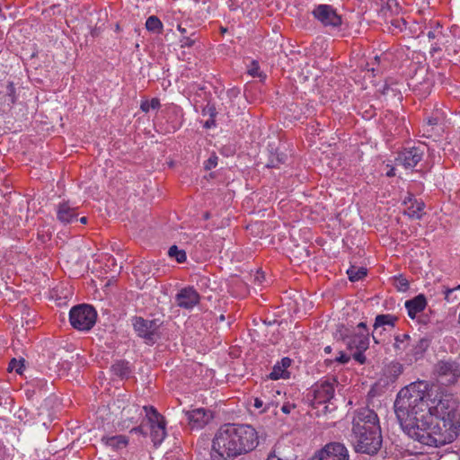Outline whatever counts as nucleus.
Listing matches in <instances>:
<instances>
[{
	"instance_id": "nucleus-1",
	"label": "nucleus",
	"mask_w": 460,
	"mask_h": 460,
	"mask_svg": "<svg viewBox=\"0 0 460 460\" xmlns=\"http://www.w3.org/2000/svg\"><path fill=\"white\" fill-rule=\"evenodd\" d=\"M414 429L415 435L410 433L407 436L422 445L439 447L452 443L460 432L458 402L453 394L441 393L426 425L417 426Z\"/></svg>"
},
{
	"instance_id": "nucleus-2",
	"label": "nucleus",
	"mask_w": 460,
	"mask_h": 460,
	"mask_svg": "<svg viewBox=\"0 0 460 460\" xmlns=\"http://www.w3.org/2000/svg\"><path fill=\"white\" fill-rule=\"evenodd\" d=\"M432 388L426 381H417L402 388L394 402V411L403 431L416 434L417 426L424 427L432 415L433 405L439 396L431 398Z\"/></svg>"
},
{
	"instance_id": "nucleus-3",
	"label": "nucleus",
	"mask_w": 460,
	"mask_h": 460,
	"mask_svg": "<svg viewBox=\"0 0 460 460\" xmlns=\"http://www.w3.org/2000/svg\"><path fill=\"white\" fill-rule=\"evenodd\" d=\"M258 446V434L248 424L222 425L212 441V460H234L238 456L253 450Z\"/></svg>"
},
{
	"instance_id": "nucleus-4",
	"label": "nucleus",
	"mask_w": 460,
	"mask_h": 460,
	"mask_svg": "<svg viewBox=\"0 0 460 460\" xmlns=\"http://www.w3.org/2000/svg\"><path fill=\"white\" fill-rule=\"evenodd\" d=\"M350 441L355 452L374 456L382 447V432L376 429H368L366 432H351Z\"/></svg>"
},
{
	"instance_id": "nucleus-5",
	"label": "nucleus",
	"mask_w": 460,
	"mask_h": 460,
	"mask_svg": "<svg viewBox=\"0 0 460 460\" xmlns=\"http://www.w3.org/2000/svg\"><path fill=\"white\" fill-rule=\"evenodd\" d=\"M95 309L89 305H78L71 308L69 322L71 325L79 331H89L96 322Z\"/></svg>"
},
{
	"instance_id": "nucleus-6",
	"label": "nucleus",
	"mask_w": 460,
	"mask_h": 460,
	"mask_svg": "<svg viewBox=\"0 0 460 460\" xmlns=\"http://www.w3.org/2000/svg\"><path fill=\"white\" fill-rule=\"evenodd\" d=\"M163 322L160 319L148 320L141 316L132 318V325L137 336L148 345L155 344L160 338L159 329Z\"/></svg>"
},
{
	"instance_id": "nucleus-7",
	"label": "nucleus",
	"mask_w": 460,
	"mask_h": 460,
	"mask_svg": "<svg viewBox=\"0 0 460 460\" xmlns=\"http://www.w3.org/2000/svg\"><path fill=\"white\" fill-rule=\"evenodd\" d=\"M381 430L379 418L374 410L367 407L357 409L353 412L351 432Z\"/></svg>"
},
{
	"instance_id": "nucleus-8",
	"label": "nucleus",
	"mask_w": 460,
	"mask_h": 460,
	"mask_svg": "<svg viewBox=\"0 0 460 460\" xmlns=\"http://www.w3.org/2000/svg\"><path fill=\"white\" fill-rule=\"evenodd\" d=\"M435 372L441 382L454 385L460 378V364L456 360H439L435 365Z\"/></svg>"
},
{
	"instance_id": "nucleus-9",
	"label": "nucleus",
	"mask_w": 460,
	"mask_h": 460,
	"mask_svg": "<svg viewBox=\"0 0 460 460\" xmlns=\"http://www.w3.org/2000/svg\"><path fill=\"white\" fill-rule=\"evenodd\" d=\"M335 383H337L336 379H333L332 382L325 380L320 384H315L312 387L313 399L311 403L314 408L330 402L334 396Z\"/></svg>"
},
{
	"instance_id": "nucleus-10",
	"label": "nucleus",
	"mask_w": 460,
	"mask_h": 460,
	"mask_svg": "<svg viewBox=\"0 0 460 460\" xmlns=\"http://www.w3.org/2000/svg\"><path fill=\"white\" fill-rule=\"evenodd\" d=\"M312 460H349L347 447L340 442H331L318 451Z\"/></svg>"
},
{
	"instance_id": "nucleus-11",
	"label": "nucleus",
	"mask_w": 460,
	"mask_h": 460,
	"mask_svg": "<svg viewBox=\"0 0 460 460\" xmlns=\"http://www.w3.org/2000/svg\"><path fill=\"white\" fill-rule=\"evenodd\" d=\"M312 13L323 26L337 28L342 23L341 16L337 13L336 9L329 4L316 5Z\"/></svg>"
},
{
	"instance_id": "nucleus-12",
	"label": "nucleus",
	"mask_w": 460,
	"mask_h": 460,
	"mask_svg": "<svg viewBox=\"0 0 460 460\" xmlns=\"http://www.w3.org/2000/svg\"><path fill=\"white\" fill-rule=\"evenodd\" d=\"M200 296L193 287L181 288L175 296L176 305L184 309H192L199 303Z\"/></svg>"
},
{
	"instance_id": "nucleus-13",
	"label": "nucleus",
	"mask_w": 460,
	"mask_h": 460,
	"mask_svg": "<svg viewBox=\"0 0 460 460\" xmlns=\"http://www.w3.org/2000/svg\"><path fill=\"white\" fill-rule=\"evenodd\" d=\"M349 350H367L369 347V332H356L341 334Z\"/></svg>"
},
{
	"instance_id": "nucleus-14",
	"label": "nucleus",
	"mask_w": 460,
	"mask_h": 460,
	"mask_svg": "<svg viewBox=\"0 0 460 460\" xmlns=\"http://www.w3.org/2000/svg\"><path fill=\"white\" fill-rule=\"evenodd\" d=\"M423 151L419 147L413 146L405 148L399 154L398 160L407 168H414L422 159Z\"/></svg>"
},
{
	"instance_id": "nucleus-15",
	"label": "nucleus",
	"mask_w": 460,
	"mask_h": 460,
	"mask_svg": "<svg viewBox=\"0 0 460 460\" xmlns=\"http://www.w3.org/2000/svg\"><path fill=\"white\" fill-rule=\"evenodd\" d=\"M186 415L191 429H200L212 419L211 412L203 408L186 411Z\"/></svg>"
},
{
	"instance_id": "nucleus-16",
	"label": "nucleus",
	"mask_w": 460,
	"mask_h": 460,
	"mask_svg": "<svg viewBox=\"0 0 460 460\" xmlns=\"http://www.w3.org/2000/svg\"><path fill=\"white\" fill-rule=\"evenodd\" d=\"M76 208L71 207L68 201L60 202L57 207V219L67 225L77 219Z\"/></svg>"
},
{
	"instance_id": "nucleus-17",
	"label": "nucleus",
	"mask_w": 460,
	"mask_h": 460,
	"mask_svg": "<svg viewBox=\"0 0 460 460\" xmlns=\"http://www.w3.org/2000/svg\"><path fill=\"white\" fill-rule=\"evenodd\" d=\"M404 204L407 206L404 211L405 215L415 219H420L422 217V210L425 207L423 201L417 200L413 199L412 196H409L408 199L404 200Z\"/></svg>"
},
{
	"instance_id": "nucleus-18",
	"label": "nucleus",
	"mask_w": 460,
	"mask_h": 460,
	"mask_svg": "<svg viewBox=\"0 0 460 460\" xmlns=\"http://www.w3.org/2000/svg\"><path fill=\"white\" fill-rule=\"evenodd\" d=\"M427 305V300L424 295L420 294L412 299L405 302V307L409 317L414 319L418 313L422 312Z\"/></svg>"
},
{
	"instance_id": "nucleus-19",
	"label": "nucleus",
	"mask_w": 460,
	"mask_h": 460,
	"mask_svg": "<svg viewBox=\"0 0 460 460\" xmlns=\"http://www.w3.org/2000/svg\"><path fill=\"white\" fill-rule=\"evenodd\" d=\"M291 365V359L289 358H283L279 362L273 367L272 371L269 375L271 380H278L279 378H288L289 373L288 367Z\"/></svg>"
},
{
	"instance_id": "nucleus-20",
	"label": "nucleus",
	"mask_w": 460,
	"mask_h": 460,
	"mask_svg": "<svg viewBox=\"0 0 460 460\" xmlns=\"http://www.w3.org/2000/svg\"><path fill=\"white\" fill-rule=\"evenodd\" d=\"M398 320V317L393 314H377L375 319L374 323V332H376L380 327L385 326H391L394 327L395 324V322ZM372 338L375 341V343H379L377 336L375 334V332L372 333Z\"/></svg>"
},
{
	"instance_id": "nucleus-21",
	"label": "nucleus",
	"mask_w": 460,
	"mask_h": 460,
	"mask_svg": "<svg viewBox=\"0 0 460 460\" xmlns=\"http://www.w3.org/2000/svg\"><path fill=\"white\" fill-rule=\"evenodd\" d=\"M150 429L154 444L160 445L166 436L165 420L163 419L150 423Z\"/></svg>"
},
{
	"instance_id": "nucleus-22",
	"label": "nucleus",
	"mask_w": 460,
	"mask_h": 460,
	"mask_svg": "<svg viewBox=\"0 0 460 460\" xmlns=\"http://www.w3.org/2000/svg\"><path fill=\"white\" fill-rule=\"evenodd\" d=\"M102 441L113 449H121L126 447L128 441L123 435H116L112 437H102Z\"/></svg>"
},
{
	"instance_id": "nucleus-23",
	"label": "nucleus",
	"mask_w": 460,
	"mask_h": 460,
	"mask_svg": "<svg viewBox=\"0 0 460 460\" xmlns=\"http://www.w3.org/2000/svg\"><path fill=\"white\" fill-rule=\"evenodd\" d=\"M111 371L115 376H119L121 378L128 377L130 374L128 363L123 360L115 362L111 366Z\"/></svg>"
},
{
	"instance_id": "nucleus-24",
	"label": "nucleus",
	"mask_w": 460,
	"mask_h": 460,
	"mask_svg": "<svg viewBox=\"0 0 460 460\" xmlns=\"http://www.w3.org/2000/svg\"><path fill=\"white\" fill-rule=\"evenodd\" d=\"M0 93L3 94V98L4 99V102H7L9 107H12L15 103V88L12 82H8L4 86V90L0 91Z\"/></svg>"
},
{
	"instance_id": "nucleus-25",
	"label": "nucleus",
	"mask_w": 460,
	"mask_h": 460,
	"mask_svg": "<svg viewBox=\"0 0 460 460\" xmlns=\"http://www.w3.org/2000/svg\"><path fill=\"white\" fill-rule=\"evenodd\" d=\"M146 28L148 31L158 34L162 32L163 23L157 16L151 15L146 22Z\"/></svg>"
},
{
	"instance_id": "nucleus-26",
	"label": "nucleus",
	"mask_w": 460,
	"mask_h": 460,
	"mask_svg": "<svg viewBox=\"0 0 460 460\" xmlns=\"http://www.w3.org/2000/svg\"><path fill=\"white\" fill-rule=\"evenodd\" d=\"M367 269L364 267H355L351 266L348 270L347 274L349 276V279L352 282L358 281L362 279L365 276H367Z\"/></svg>"
},
{
	"instance_id": "nucleus-27",
	"label": "nucleus",
	"mask_w": 460,
	"mask_h": 460,
	"mask_svg": "<svg viewBox=\"0 0 460 460\" xmlns=\"http://www.w3.org/2000/svg\"><path fill=\"white\" fill-rule=\"evenodd\" d=\"M429 343L430 341L427 338H421L417 341V343L412 348V354L415 356V358L422 356V354L429 347Z\"/></svg>"
},
{
	"instance_id": "nucleus-28",
	"label": "nucleus",
	"mask_w": 460,
	"mask_h": 460,
	"mask_svg": "<svg viewBox=\"0 0 460 460\" xmlns=\"http://www.w3.org/2000/svg\"><path fill=\"white\" fill-rule=\"evenodd\" d=\"M168 255L171 258L175 259V261L179 263H182L186 261V252L184 250H180L176 245H172L168 250Z\"/></svg>"
},
{
	"instance_id": "nucleus-29",
	"label": "nucleus",
	"mask_w": 460,
	"mask_h": 460,
	"mask_svg": "<svg viewBox=\"0 0 460 460\" xmlns=\"http://www.w3.org/2000/svg\"><path fill=\"white\" fill-rule=\"evenodd\" d=\"M427 36L429 40H445L447 38V34L444 33L442 30V26L439 22L436 23V26L428 31Z\"/></svg>"
},
{
	"instance_id": "nucleus-30",
	"label": "nucleus",
	"mask_w": 460,
	"mask_h": 460,
	"mask_svg": "<svg viewBox=\"0 0 460 460\" xmlns=\"http://www.w3.org/2000/svg\"><path fill=\"white\" fill-rule=\"evenodd\" d=\"M143 410L146 412L149 423L164 419V417L153 406H144Z\"/></svg>"
},
{
	"instance_id": "nucleus-31",
	"label": "nucleus",
	"mask_w": 460,
	"mask_h": 460,
	"mask_svg": "<svg viewBox=\"0 0 460 460\" xmlns=\"http://www.w3.org/2000/svg\"><path fill=\"white\" fill-rule=\"evenodd\" d=\"M460 292V285L449 288H444L443 294L445 295V299L447 302H455L459 299L456 293Z\"/></svg>"
},
{
	"instance_id": "nucleus-32",
	"label": "nucleus",
	"mask_w": 460,
	"mask_h": 460,
	"mask_svg": "<svg viewBox=\"0 0 460 460\" xmlns=\"http://www.w3.org/2000/svg\"><path fill=\"white\" fill-rule=\"evenodd\" d=\"M161 106L158 98H153L151 101H144L140 105V109L144 112H148L150 110H157Z\"/></svg>"
},
{
	"instance_id": "nucleus-33",
	"label": "nucleus",
	"mask_w": 460,
	"mask_h": 460,
	"mask_svg": "<svg viewBox=\"0 0 460 460\" xmlns=\"http://www.w3.org/2000/svg\"><path fill=\"white\" fill-rule=\"evenodd\" d=\"M24 362L25 360L23 358H12L8 365V371H15L17 374L22 375L24 367Z\"/></svg>"
},
{
	"instance_id": "nucleus-34",
	"label": "nucleus",
	"mask_w": 460,
	"mask_h": 460,
	"mask_svg": "<svg viewBox=\"0 0 460 460\" xmlns=\"http://www.w3.org/2000/svg\"><path fill=\"white\" fill-rule=\"evenodd\" d=\"M410 340L407 333L399 334L394 337V348L398 350H404L406 349L405 342Z\"/></svg>"
},
{
	"instance_id": "nucleus-35",
	"label": "nucleus",
	"mask_w": 460,
	"mask_h": 460,
	"mask_svg": "<svg viewBox=\"0 0 460 460\" xmlns=\"http://www.w3.org/2000/svg\"><path fill=\"white\" fill-rule=\"evenodd\" d=\"M448 43V36L447 35V38L445 40H436L433 44H431V48L429 50V53L431 56H435L437 53L442 51V47H446V45Z\"/></svg>"
},
{
	"instance_id": "nucleus-36",
	"label": "nucleus",
	"mask_w": 460,
	"mask_h": 460,
	"mask_svg": "<svg viewBox=\"0 0 460 460\" xmlns=\"http://www.w3.org/2000/svg\"><path fill=\"white\" fill-rule=\"evenodd\" d=\"M197 40L196 32L190 33V36H182L181 39V48H190L194 45L195 41Z\"/></svg>"
},
{
	"instance_id": "nucleus-37",
	"label": "nucleus",
	"mask_w": 460,
	"mask_h": 460,
	"mask_svg": "<svg viewBox=\"0 0 460 460\" xmlns=\"http://www.w3.org/2000/svg\"><path fill=\"white\" fill-rule=\"evenodd\" d=\"M391 25L394 29H391L392 33L402 31L406 27V22L403 19H394L391 22Z\"/></svg>"
},
{
	"instance_id": "nucleus-38",
	"label": "nucleus",
	"mask_w": 460,
	"mask_h": 460,
	"mask_svg": "<svg viewBox=\"0 0 460 460\" xmlns=\"http://www.w3.org/2000/svg\"><path fill=\"white\" fill-rule=\"evenodd\" d=\"M395 282H396L395 287L399 291L404 292L409 289L410 284H409V281L405 278L400 276L395 279Z\"/></svg>"
},
{
	"instance_id": "nucleus-39",
	"label": "nucleus",
	"mask_w": 460,
	"mask_h": 460,
	"mask_svg": "<svg viewBox=\"0 0 460 460\" xmlns=\"http://www.w3.org/2000/svg\"><path fill=\"white\" fill-rule=\"evenodd\" d=\"M203 116H208L209 118H216L217 112L214 104L209 102L201 111Z\"/></svg>"
},
{
	"instance_id": "nucleus-40",
	"label": "nucleus",
	"mask_w": 460,
	"mask_h": 460,
	"mask_svg": "<svg viewBox=\"0 0 460 460\" xmlns=\"http://www.w3.org/2000/svg\"><path fill=\"white\" fill-rule=\"evenodd\" d=\"M351 356L346 354L343 351L339 352V356L336 357L333 360H326L328 363L338 362L340 364H347L350 360Z\"/></svg>"
},
{
	"instance_id": "nucleus-41",
	"label": "nucleus",
	"mask_w": 460,
	"mask_h": 460,
	"mask_svg": "<svg viewBox=\"0 0 460 460\" xmlns=\"http://www.w3.org/2000/svg\"><path fill=\"white\" fill-rule=\"evenodd\" d=\"M217 160L218 157L215 154L211 155L207 161H205L204 169L209 171L215 168L217 165Z\"/></svg>"
},
{
	"instance_id": "nucleus-42",
	"label": "nucleus",
	"mask_w": 460,
	"mask_h": 460,
	"mask_svg": "<svg viewBox=\"0 0 460 460\" xmlns=\"http://www.w3.org/2000/svg\"><path fill=\"white\" fill-rule=\"evenodd\" d=\"M366 350H356L353 354H352V358L357 361L358 362L359 364L363 365L366 363L367 361V358L366 356L364 355V352Z\"/></svg>"
},
{
	"instance_id": "nucleus-43",
	"label": "nucleus",
	"mask_w": 460,
	"mask_h": 460,
	"mask_svg": "<svg viewBox=\"0 0 460 460\" xmlns=\"http://www.w3.org/2000/svg\"><path fill=\"white\" fill-rule=\"evenodd\" d=\"M259 70H260V66H259L258 62L252 61L251 66H249L248 73H249V75H251L253 77L261 76Z\"/></svg>"
},
{
	"instance_id": "nucleus-44",
	"label": "nucleus",
	"mask_w": 460,
	"mask_h": 460,
	"mask_svg": "<svg viewBox=\"0 0 460 460\" xmlns=\"http://www.w3.org/2000/svg\"><path fill=\"white\" fill-rule=\"evenodd\" d=\"M265 281V274L261 270H257L254 275V282L258 285H261Z\"/></svg>"
},
{
	"instance_id": "nucleus-45",
	"label": "nucleus",
	"mask_w": 460,
	"mask_h": 460,
	"mask_svg": "<svg viewBox=\"0 0 460 460\" xmlns=\"http://www.w3.org/2000/svg\"><path fill=\"white\" fill-rule=\"evenodd\" d=\"M357 329L358 330V332H368L367 324L365 323H363V322L359 323L357 325Z\"/></svg>"
},
{
	"instance_id": "nucleus-46",
	"label": "nucleus",
	"mask_w": 460,
	"mask_h": 460,
	"mask_svg": "<svg viewBox=\"0 0 460 460\" xmlns=\"http://www.w3.org/2000/svg\"><path fill=\"white\" fill-rule=\"evenodd\" d=\"M216 126V120H215V118H209V119H208L205 124H204V127L206 128H210L212 127Z\"/></svg>"
},
{
	"instance_id": "nucleus-47",
	"label": "nucleus",
	"mask_w": 460,
	"mask_h": 460,
	"mask_svg": "<svg viewBox=\"0 0 460 460\" xmlns=\"http://www.w3.org/2000/svg\"><path fill=\"white\" fill-rule=\"evenodd\" d=\"M294 408V405H291V404H284L282 407H281V411L284 412V413H289L291 411V409Z\"/></svg>"
},
{
	"instance_id": "nucleus-48",
	"label": "nucleus",
	"mask_w": 460,
	"mask_h": 460,
	"mask_svg": "<svg viewBox=\"0 0 460 460\" xmlns=\"http://www.w3.org/2000/svg\"><path fill=\"white\" fill-rule=\"evenodd\" d=\"M279 163H283L282 158L277 157V163H275L273 160L270 161V164H268V167H277Z\"/></svg>"
},
{
	"instance_id": "nucleus-49",
	"label": "nucleus",
	"mask_w": 460,
	"mask_h": 460,
	"mask_svg": "<svg viewBox=\"0 0 460 460\" xmlns=\"http://www.w3.org/2000/svg\"><path fill=\"white\" fill-rule=\"evenodd\" d=\"M438 123V119L436 117H431V118H429V119H428V124L429 126H434V125H437Z\"/></svg>"
},
{
	"instance_id": "nucleus-50",
	"label": "nucleus",
	"mask_w": 460,
	"mask_h": 460,
	"mask_svg": "<svg viewBox=\"0 0 460 460\" xmlns=\"http://www.w3.org/2000/svg\"><path fill=\"white\" fill-rule=\"evenodd\" d=\"M263 405V402L262 400L259 399V398H255L254 400V407L257 408V409H260L261 408Z\"/></svg>"
},
{
	"instance_id": "nucleus-51",
	"label": "nucleus",
	"mask_w": 460,
	"mask_h": 460,
	"mask_svg": "<svg viewBox=\"0 0 460 460\" xmlns=\"http://www.w3.org/2000/svg\"><path fill=\"white\" fill-rule=\"evenodd\" d=\"M131 432H139L141 434H146V432L143 431L142 426H138V427L133 428L131 429Z\"/></svg>"
},
{
	"instance_id": "nucleus-52",
	"label": "nucleus",
	"mask_w": 460,
	"mask_h": 460,
	"mask_svg": "<svg viewBox=\"0 0 460 460\" xmlns=\"http://www.w3.org/2000/svg\"><path fill=\"white\" fill-rule=\"evenodd\" d=\"M267 460H282L278 456L275 455V453H271L269 455Z\"/></svg>"
},
{
	"instance_id": "nucleus-53",
	"label": "nucleus",
	"mask_w": 460,
	"mask_h": 460,
	"mask_svg": "<svg viewBox=\"0 0 460 460\" xmlns=\"http://www.w3.org/2000/svg\"><path fill=\"white\" fill-rule=\"evenodd\" d=\"M178 30L181 31L182 36H185V34L187 33V30L183 28L181 24L178 25Z\"/></svg>"
},
{
	"instance_id": "nucleus-54",
	"label": "nucleus",
	"mask_w": 460,
	"mask_h": 460,
	"mask_svg": "<svg viewBox=\"0 0 460 460\" xmlns=\"http://www.w3.org/2000/svg\"><path fill=\"white\" fill-rule=\"evenodd\" d=\"M324 352H325L326 354L331 353V352H332V348H331V346H326V347L324 348Z\"/></svg>"
},
{
	"instance_id": "nucleus-55",
	"label": "nucleus",
	"mask_w": 460,
	"mask_h": 460,
	"mask_svg": "<svg viewBox=\"0 0 460 460\" xmlns=\"http://www.w3.org/2000/svg\"><path fill=\"white\" fill-rule=\"evenodd\" d=\"M79 221L82 223V224H86L87 223V217H83L79 219Z\"/></svg>"
},
{
	"instance_id": "nucleus-56",
	"label": "nucleus",
	"mask_w": 460,
	"mask_h": 460,
	"mask_svg": "<svg viewBox=\"0 0 460 460\" xmlns=\"http://www.w3.org/2000/svg\"><path fill=\"white\" fill-rule=\"evenodd\" d=\"M331 410H329V406L328 405H324L323 406V412L326 413L327 411H330Z\"/></svg>"
},
{
	"instance_id": "nucleus-57",
	"label": "nucleus",
	"mask_w": 460,
	"mask_h": 460,
	"mask_svg": "<svg viewBox=\"0 0 460 460\" xmlns=\"http://www.w3.org/2000/svg\"><path fill=\"white\" fill-rule=\"evenodd\" d=\"M218 320H219L220 322L225 321V315H224V314H221V315L219 316Z\"/></svg>"
},
{
	"instance_id": "nucleus-58",
	"label": "nucleus",
	"mask_w": 460,
	"mask_h": 460,
	"mask_svg": "<svg viewBox=\"0 0 460 460\" xmlns=\"http://www.w3.org/2000/svg\"><path fill=\"white\" fill-rule=\"evenodd\" d=\"M204 218L205 219H208L209 218V213L208 212L205 213Z\"/></svg>"
},
{
	"instance_id": "nucleus-59",
	"label": "nucleus",
	"mask_w": 460,
	"mask_h": 460,
	"mask_svg": "<svg viewBox=\"0 0 460 460\" xmlns=\"http://www.w3.org/2000/svg\"><path fill=\"white\" fill-rule=\"evenodd\" d=\"M375 60H376V61H377V62H379V60H380V57L376 56V57H375Z\"/></svg>"
},
{
	"instance_id": "nucleus-60",
	"label": "nucleus",
	"mask_w": 460,
	"mask_h": 460,
	"mask_svg": "<svg viewBox=\"0 0 460 460\" xmlns=\"http://www.w3.org/2000/svg\"><path fill=\"white\" fill-rule=\"evenodd\" d=\"M387 175H388V176L393 175L392 172H389L387 173Z\"/></svg>"
}]
</instances>
